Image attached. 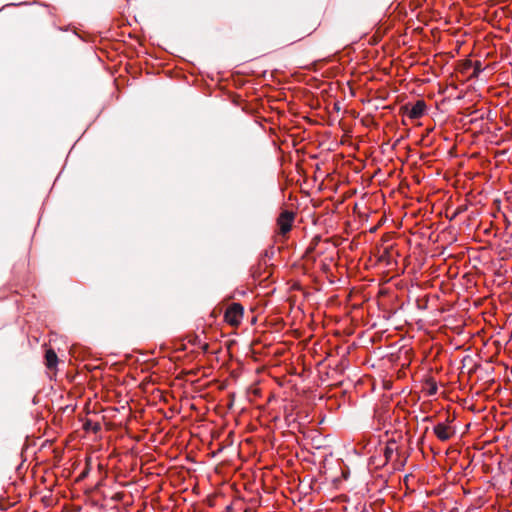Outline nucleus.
Returning a JSON list of instances; mask_svg holds the SVG:
<instances>
[{
  "mask_svg": "<svg viewBox=\"0 0 512 512\" xmlns=\"http://www.w3.org/2000/svg\"><path fill=\"white\" fill-rule=\"evenodd\" d=\"M423 390L428 396L435 395L438 390L436 381L433 378H428L424 383Z\"/></svg>",
  "mask_w": 512,
  "mask_h": 512,
  "instance_id": "7",
  "label": "nucleus"
},
{
  "mask_svg": "<svg viewBox=\"0 0 512 512\" xmlns=\"http://www.w3.org/2000/svg\"><path fill=\"white\" fill-rule=\"evenodd\" d=\"M224 322L232 328H238L244 317V307L240 303L228 304L224 311Z\"/></svg>",
  "mask_w": 512,
  "mask_h": 512,
  "instance_id": "2",
  "label": "nucleus"
},
{
  "mask_svg": "<svg viewBox=\"0 0 512 512\" xmlns=\"http://www.w3.org/2000/svg\"><path fill=\"white\" fill-rule=\"evenodd\" d=\"M435 436L442 442L450 440L455 435V429L449 421L438 423L433 428Z\"/></svg>",
  "mask_w": 512,
  "mask_h": 512,
  "instance_id": "4",
  "label": "nucleus"
},
{
  "mask_svg": "<svg viewBox=\"0 0 512 512\" xmlns=\"http://www.w3.org/2000/svg\"><path fill=\"white\" fill-rule=\"evenodd\" d=\"M209 344L206 342H202L199 336L197 335H188L183 341H181L177 346V350L186 351L189 350L191 353H196L201 351L206 353L208 351Z\"/></svg>",
  "mask_w": 512,
  "mask_h": 512,
  "instance_id": "3",
  "label": "nucleus"
},
{
  "mask_svg": "<svg viewBox=\"0 0 512 512\" xmlns=\"http://www.w3.org/2000/svg\"><path fill=\"white\" fill-rule=\"evenodd\" d=\"M58 363V357L57 354L53 349L46 350L45 353V364L49 369L56 368Z\"/></svg>",
  "mask_w": 512,
  "mask_h": 512,
  "instance_id": "6",
  "label": "nucleus"
},
{
  "mask_svg": "<svg viewBox=\"0 0 512 512\" xmlns=\"http://www.w3.org/2000/svg\"><path fill=\"white\" fill-rule=\"evenodd\" d=\"M295 221V213L292 211H282L276 221V236L281 238V241L287 239V235L292 230Z\"/></svg>",
  "mask_w": 512,
  "mask_h": 512,
  "instance_id": "1",
  "label": "nucleus"
},
{
  "mask_svg": "<svg viewBox=\"0 0 512 512\" xmlns=\"http://www.w3.org/2000/svg\"><path fill=\"white\" fill-rule=\"evenodd\" d=\"M426 110V104L424 101H417L410 109H407V116L410 119H419L421 118Z\"/></svg>",
  "mask_w": 512,
  "mask_h": 512,
  "instance_id": "5",
  "label": "nucleus"
}]
</instances>
